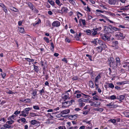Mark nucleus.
I'll return each mask as SVG.
<instances>
[{"instance_id":"nucleus-36","label":"nucleus","mask_w":129,"mask_h":129,"mask_svg":"<svg viewBox=\"0 0 129 129\" xmlns=\"http://www.w3.org/2000/svg\"><path fill=\"white\" fill-rule=\"evenodd\" d=\"M20 120H21V121L23 123H24L26 121V119L25 118L22 117V118H21V119H20Z\"/></svg>"},{"instance_id":"nucleus-14","label":"nucleus","mask_w":129,"mask_h":129,"mask_svg":"<svg viewBox=\"0 0 129 129\" xmlns=\"http://www.w3.org/2000/svg\"><path fill=\"white\" fill-rule=\"evenodd\" d=\"M30 123L31 124L34 125L37 123H39V122L38 121H37L35 120H33L31 121Z\"/></svg>"},{"instance_id":"nucleus-31","label":"nucleus","mask_w":129,"mask_h":129,"mask_svg":"<svg viewBox=\"0 0 129 129\" xmlns=\"http://www.w3.org/2000/svg\"><path fill=\"white\" fill-rule=\"evenodd\" d=\"M16 116L15 115H12L11 116H10L8 118V119L9 120H12L14 119V118Z\"/></svg>"},{"instance_id":"nucleus-13","label":"nucleus","mask_w":129,"mask_h":129,"mask_svg":"<svg viewBox=\"0 0 129 129\" xmlns=\"http://www.w3.org/2000/svg\"><path fill=\"white\" fill-rule=\"evenodd\" d=\"M69 109L66 110L61 112V113L63 114H66L70 112Z\"/></svg>"},{"instance_id":"nucleus-3","label":"nucleus","mask_w":129,"mask_h":129,"mask_svg":"<svg viewBox=\"0 0 129 129\" xmlns=\"http://www.w3.org/2000/svg\"><path fill=\"white\" fill-rule=\"evenodd\" d=\"M115 36L116 37H120L123 39L125 37V35L121 32H118L115 34Z\"/></svg>"},{"instance_id":"nucleus-45","label":"nucleus","mask_w":129,"mask_h":129,"mask_svg":"<svg viewBox=\"0 0 129 129\" xmlns=\"http://www.w3.org/2000/svg\"><path fill=\"white\" fill-rule=\"evenodd\" d=\"M69 0V2L71 3H72V4H73V5H75V3L74 1L73 0Z\"/></svg>"},{"instance_id":"nucleus-6","label":"nucleus","mask_w":129,"mask_h":129,"mask_svg":"<svg viewBox=\"0 0 129 129\" xmlns=\"http://www.w3.org/2000/svg\"><path fill=\"white\" fill-rule=\"evenodd\" d=\"M63 107H67L71 105V103L69 101L66 102L62 103Z\"/></svg>"},{"instance_id":"nucleus-8","label":"nucleus","mask_w":129,"mask_h":129,"mask_svg":"<svg viewBox=\"0 0 129 129\" xmlns=\"http://www.w3.org/2000/svg\"><path fill=\"white\" fill-rule=\"evenodd\" d=\"M0 6L2 8L3 10L6 13L7 11L6 6L2 3H0Z\"/></svg>"},{"instance_id":"nucleus-24","label":"nucleus","mask_w":129,"mask_h":129,"mask_svg":"<svg viewBox=\"0 0 129 129\" xmlns=\"http://www.w3.org/2000/svg\"><path fill=\"white\" fill-rule=\"evenodd\" d=\"M28 5L29 7L32 10H33L34 9V6L33 4L30 3H29L28 4Z\"/></svg>"},{"instance_id":"nucleus-37","label":"nucleus","mask_w":129,"mask_h":129,"mask_svg":"<svg viewBox=\"0 0 129 129\" xmlns=\"http://www.w3.org/2000/svg\"><path fill=\"white\" fill-rule=\"evenodd\" d=\"M34 109L35 110H39L40 108L38 106L36 105L33 106Z\"/></svg>"},{"instance_id":"nucleus-44","label":"nucleus","mask_w":129,"mask_h":129,"mask_svg":"<svg viewBox=\"0 0 129 129\" xmlns=\"http://www.w3.org/2000/svg\"><path fill=\"white\" fill-rule=\"evenodd\" d=\"M124 115L126 117H129V112H125Z\"/></svg>"},{"instance_id":"nucleus-15","label":"nucleus","mask_w":129,"mask_h":129,"mask_svg":"<svg viewBox=\"0 0 129 129\" xmlns=\"http://www.w3.org/2000/svg\"><path fill=\"white\" fill-rule=\"evenodd\" d=\"M100 75L101 74H99L96 77L94 80V81L95 82H97L98 80L99 79H100L101 78Z\"/></svg>"},{"instance_id":"nucleus-52","label":"nucleus","mask_w":129,"mask_h":129,"mask_svg":"<svg viewBox=\"0 0 129 129\" xmlns=\"http://www.w3.org/2000/svg\"><path fill=\"white\" fill-rule=\"evenodd\" d=\"M39 92L41 95H42V93L44 92V91L43 89H42L41 90H40L39 91Z\"/></svg>"},{"instance_id":"nucleus-12","label":"nucleus","mask_w":129,"mask_h":129,"mask_svg":"<svg viewBox=\"0 0 129 129\" xmlns=\"http://www.w3.org/2000/svg\"><path fill=\"white\" fill-rule=\"evenodd\" d=\"M68 10V9L67 7H63L62 8L61 10H60L61 11L60 12L63 13L66 11Z\"/></svg>"},{"instance_id":"nucleus-20","label":"nucleus","mask_w":129,"mask_h":129,"mask_svg":"<svg viewBox=\"0 0 129 129\" xmlns=\"http://www.w3.org/2000/svg\"><path fill=\"white\" fill-rule=\"evenodd\" d=\"M89 84L91 88H93L94 87V84L92 81H89Z\"/></svg>"},{"instance_id":"nucleus-46","label":"nucleus","mask_w":129,"mask_h":129,"mask_svg":"<svg viewBox=\"0 0 129 129\" xmlns=\"http://www.w3.org/2000/svg\"><path fill=\"white\" fill-rule=\"evenodd\" d=\"M112 44L113 45H117L118 44V42L117 41H115L112 42Z\"/></svg>"},{"instance_id":"nucleus-27","label":"nucleus","mask_w":129,"mask_h":129,"mask_svg":"<svg viewBox=\"0 0 129 129\" xmlns=\"http://www.w3.org/2000/svg\"><path fill=\"white\" fill-rule=\"evenodd\" d=\"M48 2L50 3L51 5L54 6V2L52 1V0H48Z\"/></svg>"},{"instance_id":"nucleus-38","label":"nucleus","mask_w":129,"mask_h":129,"mask_svg":"<svg viewBox=\"0 0 129 129\" xmlns=\"http://www.w3.org/2000/svg\"><path fill=\"white\" fill-rule=\"evenodd\" d=\"M44 40L47 43H49V39L48 38L45 37L43 38Z\"/></svg>"},{"instance_id":"nucleus-22","label":"nucleus","mask_w":129,"mask_h":129,"mask_svg":"<svg viewBox=\"0 0 129 129\" xmlns=\"http://www.w3.org/2000/svg\"><path fill=\"white\" fill-rule=\"evenodd\" d=\"M101 46L102 47V49H105L107 48V46L104 43H102L101 45Z\"/></svg>"},{"instance_id":"nucleus-41","label":"nucleus","mask_w":129,"mask_h":129,"mask_svg":"<svg viewBox=\"0 0 129 129\" xmlns=\"http://www.w3.org/2000/svg\"><path fill=\"white\" fill-rule=\"evenodd\" d=\"M59 129H66L64 126H60L58 127Z\"/></svg>"},{"instance_id":"nucleus-60","label":"nucleus","mask_w":129,"mask_h":129,"mask_svg":"<svg viewBox=\"0 0 129 129\" xmlns=\"http://www.w3.org/2000/svg\"><path fill=\"white\" fill-rule=\"evenodd\" d=\"M30 100L29 99H25L24 100V101H26V102H28V103L30 102Z\"/></svg>"},{"instance_id":"nucleus-47","label":"nucleus","mask_w":129,"mask_h":129,"mask_svg":"<svg viewBox=\"0 0 129 129\" xmlns=\"http://www.w3.org/2000/svg\"><path fill=\"white\" fill-rule=\"evenodd\" d=\"M11 9L15 12H17L18 10L17 9L13 7L11 8Z\"/></svg>"},{"instance_id":"nucleus-55","label":"nucleus","mask_w":129,"mask_h":129,"mask_svg":"<svg viewBox=\"0 0 129 129\" xmlns=\"http://www.w3.org/2000/svg\"><path fill=\"white\" fill-rule=\"evenodd\" d=\"M83 99L82 98L78 100V101L80 103H82L83 102Z\"/></svg>"},{"instance_id":"nucleus-33","label":"nucleus","mask_w":129,"mask_h":129,"mask_svg":"<svg viewBox=\"0 0 129 129\" xmlns=\"http://www.w3.org/2000/svg\"><path fill=\"white\" fill-rule=\"evenodd\" d=\"M90 105L91 106H94L96 107H97V105H96V103L94 102L91 103Z\"/></svg>"},{"instance_id":"nucleus-51","label":"nucleus","mask_w":129,"mask_h":129,"mask_svg":"<svg viewBox=\"0 0 129 129\" xmlns=\"http://www.w3.org/2000/svg\"><path fill=\"white\" fill-rule=\"evenodd\" d=\"M81 94L80 93H77L76 94V97L77 98H79L81 97Z\"/></svg>"},{"instance_id":"nucleus-23","label":"nucleus","mask_w":129,"mask_h":129,"mask_svg":"<svg viewBox=\"0 0 129 129\" xmlns=\"http://www.w3.org/2000/svg\"><path fill=\"white\" fill-rule=\"evenodd\" d=\"M109 87L113 89L114 87V85L112 83H108Z\"/></svg>"},{"instance_id":"nucleus-61","label":"nucleus","mask_w":129,"mask_h":129,"mask_svg":"<svg viewBox=\"0 0 129 129\" xmlns=\"http://www.w3.org/2000/svg\"><path fill=\"white\" fill-rule=\"evenodd\" d=\"M95 29L97 30H100L101 29V27H96Z\"/></svg>"},{"instance_id":"nucleus-32","label":"nucleus","mask_w":129,"mask_h":129,"mask_svg":"<svg viewBox=\"0 0 129 129\" xmlns=\"http://www.w3.org/2000/svg\"><path fill=\"white\" fill-rule=\"evenodd\" d=\"M14 122V121L13 120H11L7 121L6 122V123H8L9 124H11L13 123Z\"/></svg>"},{"instance_id":"nucleus-57","label":"nucleus","mask_w":129,"mask_h":129,"mask_svg":"<svg viewBox=\"0 0 129 129\" xmlns=\"http://www.w3.org/2000/svg\"><path fill=\"white\" fill-rule=\"evenodd\" d=\"M85 10H86L87 11H89V12H90V8L89 7L87 6L86 8V9H85Z\"/></svg>"},{"instance_id":"nucleus-40","label":"nucleus","mask_w":129,"mask_h":129,"mask_svg":"<svg viewBox=\"0 0 129 129\" xmlns=\"http://www.w3.org/2000/svg\"><path fill=\"white\" fill-rule=\"evenodd\" d=\"M110 121L113 123H115L116 122V120L115 119H111L110 120Z\"/></svg>"},{"instance_id":"nucleus-16","label":"nucleus","mask_w":129,"mask_h":129,"mask_svg":"<svg viewBox=\"0 0 129 129\" xmlns=\"http://www.w3.org/2000/svg\"><path fill=\"white\" fill-rule=\"evenodd\" d=\"M69 96H67L66 95H64L62 97V101H65L66 100L68 99H69Z\"/></svg>"},{"instance_id":"nucleus-34","label":"nucleus","mask_w":129,"mask_h":129,"mask_svg":"<svg viewBox=\"0 0 129 129\" xmlns=\"http://www.w3.org/2000/svg\"><path fill=\"white\" fill-rule=\"evenodd\" d=\"M85 104L83 103H79V107H82L84 106Z\"/></svg>"},{"instance_id":"nucleus-25","label":"nucleus","mask_w":129,"mask_h":129,"mask_svg":"<svg viewBox=\"0 0 129 129\" xmlns=\"http://www.w3.org/2000/svg\"><path fill=\"white\" fill-rule=\"evenodd\" d=\"M125 83L124 81H122L121 82H117L116 84L118 85H122L124 84Z\"/></svg>"},{"instance_id":"nucleus-18","label":"nucleus","mask_w":129,"mask_h":129,"mask_svg":"<svg viewBox=\"0 0 129 129\" xmlns=\"http://www.w3.org/2000/svg\"><path fill=\"white\" fill-rule=\"evenodd\" d=\"M31 110L30 108H25V113L27 114H28L29 113V111Z\"/></svg>"},{"instance_id":"nucleus-29","label":"nucleus","mask_w":129,"mask_h":129,"mask_svg":"<svg viewBox=\"0 0 129 129\" xmlns=\"http://www.w3.org/2000/svg\"><path fill=\"white\" fill-rule=\"evenodd\" d=\"M93 32L92 33V34L94 36L96 35L97 33V30L95 28H93Z\"/></svg>"},{"instance_id":"nucleus-42","label":"nucleus","mask_w":129,"mask_h":129,"mask_svg":"<svg viewBox=\"0 0 129 129\" xmlns=\"http://www.w3.org/2000/svg\"><path fill=\"white\" fill-rule=\"evenodd\" d=\"M29 115L30 116H31L33 117H34L35 116L38 115H36L35 113H30Z\"/></svg>"},{"instance_id":"nucleus-53","label":"nucleus","mask_w":129,"mask_h":129,"mask_svg":"<svg viewBox=\"0 0 129 129\" xmlns=\"http://www.w3.org/2000/svg\"><path fill=\"white\" fill-rule=\"evenodd\" d=\"M78 77L77 76H75L74 77L72 78V79L73 80H77L78 79Z\"/></svg>"},{"instance_id":"nucleus-54","label":"nucleus","mask_w":129,"mask_h":129,"mask_svg":"<svg viewBox=\"0 0 129 129\" xmlns=\"http://www.w3.org/2000/svg\"><path fill=\"white\" fill-rule=\"evenodd\" d=\"M86 55L89 58L90 60L92 61L91 57V56L88 54H86Z\"/></svg>"},{"instance_id":"nucleus-19","label":"nucleus","mask_w":129,"mask_h":129,"mask_svg":"<svg viewBox=\"0 0 129 129\" xmlns=\"http://www.w3.org/2000/svg\"><path fill=\"white\" fill-rule=\"evenodd\" d=\"M56 3L60 7L62 4L60 3L59 0H55Z\"/></svg>"},{"instance_id":"nucleus-17","label":"nucleus","mask_w":129,"mask_h":129,"mask_svg":"<svg viewBox=\"0 0 129 129\" xmlns=\"http://www.w3.org/2000/svg\"><path fill=\"white\" fill-rule=\"evenodd\" d=\"M96 49L97 50V51L99 52H101L103 50L102 47H101V46L96 47Z\"/></svg>"},{"instance_id":"nucleus-30","label":"nucleus","mask_w":129,"mask_h":129,"mask_svg":"<svg viewBox=\"0 0 129 129\" xmlns=\"http://www.w3.org/2000/svg\"><path fill=\"white\" fill-rule=\"evenodd\" d=\"M3 126L6 128H8L11 127V125H8L7 124H5Z\"/></svg>"},{"instance_id":"nucleus-9","label":"nucleus","mask_w":129,"mask_h":129,"mask_svg":"<svg viewBox=\"0 0 129 129\" xmlns=\"http://www.w3.org/2000/svg\"><path fill=\"white\" fill-rule=\"evenodd\" d=\"M116 65L117 66H119L120 64V59L119 57H116Z\"/></svg>"},{"instance_id":"nucleus-39","label":"nucleus","mask_w":129,"mask_h":129,"mask_svg":"<svg viewBox=\"0 0 129 129\" xmlns=\"http://www.w3.org/2000/svg\"><path fill=\"white\" fill-rule=\"evenodd\" d=\"M78 115L76 114L75 115H73L70 116V117L71 118H75L76 117H77V116H78Z\"/></svg>"},{"instance_id":"nucleus-7","label":"nucleus","mask_w":129,"mask_h":129,"mask_svg":"<svg viewBox=\"0 0 129 129\" xmlns=\"http://www.w3.org/2000/svg\"><path fill=\"white\" fill-rule=\"evenodd\" d=\"M102 38V39L104 41H108L109 40V39L108 37L106 34H105L103 35L101 37Z\"/></svg>"},{"instance_id":"nucleus-48","label":"nucleus","mask_w":129,"mask_h":129,"mask_svg":"<svg viewBox=\"0 0 129 129\" xmlns=\"http://www.w3.org/2000/svg\"><path fill=\"white\" fill-rule=\"evenodd\" d=\"M98 96L97 95H95L93 96V98L96 100L98 101L99 100V99L98 98Z\"/></svg>"},{"instance_id":"nucleus-1","label":"nucleus","mask_w":129,"mask_h":129,"mask_svg":"<svg viewBox=\"0 0 129 129\" xmlns=\"http://www.w3.org/2000/svg\"><path fill=\"white\" fill-rule=\"evenodd\" d=\"M109 64L110 67H112L114 69L116 68L117 67L114 59L113 57H111L108 59Z\"/></svg>"},{"instance_id":"nucleus-56","label":"nucleus","mask_w":129,"mask_h":129,"mask_svg":"<svg viewBox=\"0 0 129 129\" xmlns=\"http://www.w3.org/2000/svg\"><path fill=\"white\" fill-rule=\"evenodd\" d=\"M97 107L100 106L101 103L99 102H96Z\"/></svg>"},{"instance_id":"nucleus-63","label":"nucleus","mask_w":129,"mask_h":129,"mask_svg":"<svg viewBox=\"0 0 129 129\" xmlns=\"http://www.w3.org/2000/svg\"><path fill=\"white\" fill-rule=\"evenodd\" d=\"M91 31L89 29H87L86 31V32L87 34H90Z\"/></svg>"},{"instance_id":"nucleus-64","label":"nucleus","mask_w":129,"mask_h":129,"mask_svg":"<svg viewBox=\"0 0 129 129\" xmlns=\"http://www.w3.org/2000/svg\"><path fill=\"white\" fill-rule=\"evenodd\" d=\"M85 128V126H81L79 128V129H84Z\"/></svg>"},{"instance_id":"nucleus-62","label":"nucleus","mask_w":129,"mask_h":129,"mask_svg":"<svg viewBox=\"0 0 129 129\" xmlns=\"http://www.w3.org/2000/svg\"><path fill=\"white\" fill-rule=\"evenodd\" d=\"M2 77L3 78H4V77L6 76V74L5 73H2L1 74Z\"/></svg>"},{"instance_id":"nucleus-28","label":"nucleus","mask_w":129,"mask_h":129,"mask_svg":"<svg viewBox=\"0 0 129 129\" xmlns=\"http://www.w3.org/2000/svg\"><path fill=\"white\" fill-rule=\"evenodd\" d=\"M37 90L35 89L33 91L32 94H33L34 96H35L37 95Z\"/></svg>"},{"instance_id":"nucleus-50","label":"nucleus","mask_w":129,"mask_h":129,"mask_svg":"<svg viewBox=\"0 0 129 129\" xmlns=\"http://www.w3.org/2000/svg\"><path fill=\"white\" fill-rule=\"evenodd\" d=\"M66 42H68V43H70V39H68V38H66L65 39Z\"/></svg>"},{"instance_id":"nucleus-21","label":"nucleus","mask_w":129,"mask_h":129,"mask_svg":"<svg viewBox=\"0 0 129 129\" xmlns=\"http://www.w3.org/2000/svg\"><path fill=\"white\" fill-rule=\"evenodd\" d=\"M34 70L36 72H37L39 71V69L38 67L37 66L34 65Z\"/></svg>"},{"instance_id":"nucleus-59","label":"nucleus","mask_w":129,"mask_h":129,"mask_svg":"<svg viewBox=\"0 0 129 129\" xmlns=\"http://www.w3.org/2000/svg\"><path fill=\"white\" fill-rule=\"evenodd\" d=\"M20 113V111H16L14 113V114L16 115H17L18 114H19Z\"/></svg>"},{"instance_id":"nucleus-11","label":"nucleus","mask_w":129,"mask_h":129,"mask_svg":"<svg viewBox=\"0 0 129 129\" xmlns=\"http://www.w3.org/2000/svg\"><path fill=\"white\" fill-rule=\"evenodd\" d=\"M116 2H117L116 0H109V3L110 4L114 5L115 4Z\"/></svg>"},{"instance_id":"nucleus-58","label":"nucleus","mask_w":129,"mask_h":129,"mask_svg":"<svg viewBox=\"0 0 129 129\" xmlns=\"http://www.w3.org/2000/svg\"><path fill=\"white\" fill-rule=\"evenodd\" d=\"M81 93V91H80L79 90H78L74 92V94H77V93Z\"/></svg>"},{"instance_id":"nucleus-4","label":"nucleus","mask_w":129,"mask_h":129,"mask_svg":"<svg viewBox=\"0 0 129 129\" xmlns=\"http://www.w3.org/2000/svg\"><path fill=\"white\" fill-rule=\"evenodd\" d=\"M114 102H111L110 103L106 105V106L109 107L110 108H116L118 107V105L114 104Z\"/></svg>"},{"instance_id":"nucleus-49","label":"nucleus","mask_w":129,"mask_h":129,"mask_svg":"<svg viewBox=\"0 0 129 129\" xmlns=\"http://www.w3.org/2000/svg\"><path fill=\"white\" fill-rule=\"evenodd\" d=\"M82 22L83 25L84 26L86 25L85 20L82 19Z\"/></svg>"},{"instance_id":"nucleus-43","label":"nucleus","mask_w":129,"mask_h":129,"mask_svg":"<svg viewBox=\"0 0 129 129\" xmlns=\"http://www.w3.org/2000/svg\"><path fill=\"white\" fill-rule=\"evenodd\" d=\"M51 47H52V48H51V50L52 51L53 50V49L54 48V46L53 43H51Z\"/></svg>"},{"instance_id":"nucleus-35","label":"nucleus","mask_w":129,"mask_h":129,"mask_svg":"<svg viewBox=\"0 0 129 129\" xmlns=\"http://www.w3.org/2000/svg\"><path fill=\"white\" fill-rule=\"evenodd\" d=\"M110 99L111 100H115L117 98L115 95H113L110 96Z\"/></svg>"},{"instance_id":"nucleus-26","label":"nucleus","mask_w":129,"mask_h":129,"mask_svg":"<svg viewBox=\"0 0 129 129\" xmlns=\"http://www.w3.org/2000/svg\"><path fill=\"white\" fill-rule=\"evenodd\" d=\"M19 31L21 33H22L24 31V30L23 28L19 27Z\"/></svg>"},{"instance_id":"nucleus-5","label":"nucleus","mask_w":129,"mask_h":129,"mask_svg":"<svg viewBox=\"0 0 129 129\" xmlns=\"http://www.w3.org/2000/svg\"><path fill=\"white\" fill-rule=\"evenodd\" d=\"M60 22L58 21H55L53 22L52 23V25L54 27H58L60 25Z\"/></svg>"},{"instance_id":"nucleus-10","label":"nucleus","mask_w":129,"mask_h":129,"mask_svg":"<svg viewBox=\"0 0 129 129\" xmlns=\"http://www.w3.org/2000/svg\"><path fill=\"white\" fill-rule=\"evenodd\" d=\"M124 96L123 95H121L118 96L117 97V99L120 100V101L123 100L124 98Z\"/></svg>"},{"instance_id":"nucleus-2","label":"nucleus","mask_w":129,"mask_h":129,"mask_svg":"<svg viewBox=\"0 0 129 129\" xmlns=\"http://www.w3.org/2000/svg\"><path fill=\"white\" fill-rule=\"evenodd\" d=\"M105 30L109 33H110L111 29L115 31H118L119 29L118 28L111 25H109L108 27L105 26Z\"/></svg>"}]
</instances>
